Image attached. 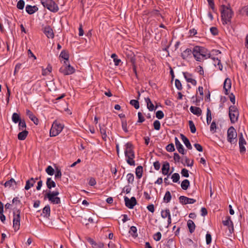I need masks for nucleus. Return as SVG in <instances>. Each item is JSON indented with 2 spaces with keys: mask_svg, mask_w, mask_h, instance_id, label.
Wrapping results in <instances>:
<instances>
[{
  "mask_svg": "<svg viewBox=\"0 0 248 248\" xmlns=\"http://www.w3.org/2000/svg\"><path fill=\"white\" fill-rule=\"evenodd\" d=\"M221 14V19L223 25L231 24V19L233 16L234 13L230 7V5L226 6L222 4L219 9Z\"/></svg>",
  "mask_w": 248,
  "mask_h": 248,
  "instance_id": "f257e3e1",
  "label": "nucleus"
},
{
  "mask_svg": "<svg viewBox=\"0 0 248 248\" xmlns=\"http://www.w3.org/2000/svg\"><path fill=\"white\" fill-rule=\"evenodd\" d=\"M124 155L126 158L127 163L130 166H135V157L134 151V146L131 142H127L125 144Z\"/></svg>",
  "mask_w": 248,
  "mask_h": 248,
  "instance_id": "f03ea898",
  "label": "nucleus"
},
{
  "mask_svg": "<svg viewBox=\"0 0 248 248\" xmlns=\"http://www.w3.org/2000/svg\"><path fill=\"white\" fill-rule=\"evenodd\" d=\"M229 115L232 124H234L238 121L239 113L236 106L232 105L229 107Z\"/></svg>",
  "mask_w": 248,
  "mask_h": 248,
  "instance_id": "7ed1b4c3",
  "label": "nucleus"
},
{
  "mask_svg": "<svg viewBox=\"0 0 248 248\" xmlns=\"http://www.w3.org/2000/svg\"><path fill=\"white\" fill-rule=\"evenodd\" d=\"M41 3L45 8L51 12L56 13L59 10L58 5L53 0H41Z\"/></svg>",
  "mask_w": 248,
  "mask_h": 248,
  "instance_id": "20e7f679",
  "label": "nucleus"
},
{
  "mask_svg": "<svg viewBox=\"0 0 248 248\" xmlns=\"http://www.w3.org/2000/svg\"><path fill=\"white\" fill-rule=\"evenodd\" d=\"M237 134L233 126L230 127L227 130V141L231 144H236L237 141Z\"/></svg>",
  "mask_w": 248,
  "mask_h": 248,
  "instance_id": "39448f33",
  "label": "nucleus"
},
{
  "mask_svg": "<svg viewBox=\"0 0 248 248\" xmlns=\"http://www.w3.org/2000/svg\"><path fill=\"white\" fill-rule=\"evenodd\" d=\"M63 128V125L55 121L51 126L50 130V136L55 137L58 135Z\"/></svg>",
  "mask_w": 248,
  "mask_h": 248,
  "instance_id": "423d86ee",
  "label": "nucleus"
},
{
  "mask_svg": "<svg viewBox=\"0 0 248 248\" xmlns=\"http://www.w3.org/2000/svg\"><path fill=\"white\" fill-rule=\"evenodd\" d=\"M59 71L64 75H69L73 74L75 69L73 66L67 63V62L64 61V65L60 68Z\"/></svg>",
  "mask_w": 248,
  "mask_h": 248,
  "instance_id": "0eeeda50",
  "label": "nucleus"
},
{
  "mask_svg": "<svg viewBox=\"0 0 248 248\" xmlns=\"http://www.w3.org/2000/svg\"><path fill=\"white\" fill-rule=\"evenodd\" d=\"M20 211L17 210L14 212L13 228L15 232L18 231L20 225Z\"/></svg>",
  "mask_w": 248,
  "mask_h": 248,
  "instance_id": "6e6552de",
  "label": "nucleus"
},
{
  "mask_svg": "<svg viewBox=\"0 0 248 248\" xmlns=\"http://www.w3.org/2000/svg\"><path fill=\"white\" fill-rule=\"evenodd\" d=\"M124 200L125 206L129 209H133L137 204L136 199L134 197H132L130 199L127 197H124Z\"/></svg>",
  "mask_w": 248,
  "mask_h": 248,
  "instance_id": "1a4fd4ad",
  "label": "nucleus"
},
{
  "mask_svg": "<svg viewBox=\"0 0 248 248\" xmlns=\"http://www.w3.org/2000/svg\"><path fill=\"white\" fill-rule=\"evenodd\" d=\"M47 199L48 201L53 204L61 203V199L57 196H53L50 193H46L44 195V200Z\"/></svg>",
  "mask_w": 248,
  "mask_h": 248,
  "instance_id": "9d476101",
  "label": "nucleus"
},
{
  "mask_svg": "<svg viewBox=\"0 0 248 248\" xmlns=\"http://www.w3.org/2000/svg\"><path fill=\"white\" fill-rule=\"evenodd\" d=\"M199 46H196L194 47L192 50L193 57L197 61L201 62L204 60L203 58L201 55Z\"/></svg>",
  "mask_w": 248,
  "mask_h": 248,
  "instance_id": "9b49d317",
  "label": "nucleus"
},
{
  "mask_svg": "<svg viewBox=\"0 0 248 248\" xmlns=\"http://www.w3.org/2000/svg\"><path fill=\"white\" fill-rule=\"evenodd\" d=\"M179 202L182 204H192L196 202L194 199L189 198L184 196H181L179 198Z\"/></svg>",
  "mask_w": 248,
  "mask_h": 248,
  "instance_id": "f8f14e48",
  "label": "nucleus"
},
{
  "mask_svg": "<svg viewBox=\"0 0 248 248\" xmlns=\"http://www.w3.org/2000/svg\"><path fill=\"white\" fill-rule=\"evenodd\" d=\"M231 86L232 82L231 79L229 78H226L223 84V89L226 95L229 94V91L231 89Z\"/></svg>",
  "mask_w": 248,
  "mask_h": 248,
  "instance_id": "ddd939ff",
  "label": "nucleus"
},
{
  "mask_svg": "<svg viewBox=\"0 0 248 248\" xmlns=\"http://www.w3.org/2000/svg\"><path fill=\"white\" fill-rule=\"evenodd\" d=\"M183 74L184 78L187 82L191 83L193 85H196L197 81L195 79L191 78L192 75L187 72H183Z\"/></svg>",
  "mask_w": 248,
  "mask_h": 248,
  "instance_id": "4468645a",
  "label": "nucleus"
},
{
  "mask_svg": "<svg viewBox=\"0 0 248 248\" xmlns=\"http://www.w3.org/2000/svg\"><path fill=\"white\" fill-rule=\"evenodd\" d=\"M44 33L48 38H53L54 37V33L51 28L47 26L44 28Z\"/></svg>",
  "mask_w": 248,
  "mask_h": 248,
  "instance_id": "2eb2a0df",
  "label": "nucleus"
},
{
  "mask_svg": "<svg viewBox=\"0 0 248 248\" xmlns=\"http://www.w3.org/2000/svg\"><path fill=\"white\" fill-rule=\"evenodd\" d=\"M26 114L29 118L33 122L34 124L37 125L39 123L38 119L33 114V113L30 110H26Z\"/></svg>",
  "mask_w": 248,
  "mask_h": 248,
  "instance_id": "dca6fc26",
  "label": "nucleus"
},
{
  "mask_svg": "<svg viewBox=\"0 0 248 248\" xmlns=\"http://www.w3.org/2000/svg\"><path fill=\"white\" fill-rule=\"evenodd\" d=\"M175 143L176 148L179 153L184 155L185 154L184 148L182 144L180 143L177 138H175Z\"/></svg>",
  "mask_w": 248,
  "mask_h": 248,
  "instance_id": "f3484780",
  "label": "nucleus"
},
{
  "mask_svg": "<svg viewBox=\"0 0 248 248\" xmlns=\"http://www.w3.org/2000/svg\"><path fill=\"white\" fill-rule=\"evenodd\" d=\"M38 10V8L37 6H31L30 5H27L26 6V11L29 15H32Z\"/></svg>",
  "mask_w": 248,
  "mask_h": 248,
  "instance_id": "a211bd4d",
  "label": "nucleus"
},
{
  "mask_svg": "<svg viewBox=\"0 0 248 248\" xmlns=\"http://www.w3.org/2000/svg\"><path fill=\"white\" fill-rule=\"evenodd\" d=\"M192 54V50L190 48H186L181 53V56L183 60H186L191 57Z\"/></svg>",
  "mask_w": 248,
  "mask_h": 248,
  "instance_id": "6ab92c4d",
  "label": "nucleus"
},
{
  "mask_svg": "<svg viewBox=\"0 0 248 248\" xmlns=\"http://www.w3.org/2000/svg\"><path fill=\"white\" fill-rule=\"evenodd\" d=\"M199 48L201 55H202V57L204 59H206L208 58H211V55L208 52L207 49L200 46Z\"/></svg>",
  "mask_w": 248,
  "mask_h": 248,
  "instance_id": "aec40b11",
  "label": "nucleus"
},
{
  "mask_svg": "<svg viewBox=\"0 0 248 248\" xmlns=\"http://www.w3.org/2000/svg\"><path fill=\"white\" fill-rule=\"evenodd\" d=\"M170 164L168 162L166 161L164 163L162 168V173L164 175H167L170 170Z\"/></svg>",
  "mask_w": 248,
  "mask_h": 248,
  "instance_id": "412c9836",
  "label": "nucleus"
},
{
  "mask_svg": "<svg viewBox=\"0 0 248 248\" xmlns=\"http://www.w3.org/2000/svg\"><path fill=\"white\" fill-rule=\"evenodd\" d=\"M190 110L193 114L197 116H200L202 112V109L200 108L194 106L190 107Z\"/></svg>",
  "mask_w": 248,
  "mask_h": 248,
  "instance_id": "4be33fe9",
  "label": "nucleus"
},
{
  "mask_svg": "<svg viewBox=\"0 0 248 248\" xmlns=\"http://www.w3.org/2000/svg\"><path fill=\"white\" fill-rule=\"evenodd\" d=\"M46 185L49 190H50L52 188L56 186L55 182L51 179V178L50 177L47 178Z\"/></svg>",
  "mask_w": 248,
  "mask_h": 248,
  "instance_id": "5701e85b",
  "label": "nucleus"
},
{
  "mask_svg": "<svg viewBox=\"0 0 248 248\" xmlns=\"http://www.w3.org/2000/svg\"><path fill=\"white\" fill-rule=\"evenodd\" d=\"M22 131L19 132L17 135V138L19 140H23L27 137L28 135V131L26 130H21Z\"/></svg>",
  "mask_w": 248,
  "mask_h": 248,
  "instance_id": "b1692460",
  "label": "nucleus"
},
{
  "mask_svg": "<svg viewBox=\"0 0 248 248\" xmlns=\"http://www.w3.org/2000/svg\"><path fill=\"white\" fill-rule=\"evenodd\" d=\"M35 183V180H34V179L33 178H31L30 179L26 181L25 189L27 190H29L31 187H32L34 186Z\"/></svg>",
  "mask_w": 248,
  "mask_h": 248,
  "instance_id": "393cba45",
  "label": "nucleus"
},
{
  "mask_svg": "<svg viewBox=\"0 0 248 248\" xmlns=\"http://www.w3.org/2000/svg\"><path fill=\"white\" fill-rule=\"evenodd\" d=\"M222 223L224 225L228 226L229 228L232 227V229L233 230V223L230 216H227L226 217V220H223Z\"/></svg>",
  "mask_w": 248,
  "mask_h": 248,
  "instance_id": "a878e982",
  "label": "nucleus"
},
{
  "mask_svg": "<svg viewBox=\"0 0 248 248\" xmlns=\"http://www.w3.org/2000/svg\"><path fill=\"white\" fill-rule=\"evenodd\" d=\"M187 225L189 229V231L190 233H192L194 232L195 229V224L192 220H188L187 222Z\"/></svg>",
  "mask_w": 248,
  "mask_h": 248,
  "instance_id": "bb28decb",
  "label": "nucleus"
},
{
  "mask_svg": "<svg viewBox=\"0 0 248 248\" xmlns=\"http://www.w3.org/2000/svg\"><path fill=\"white\" fill-rule=\"evenodd\" d=\"M149 15L150 16H155L157 18V20H159L158 17H160L163 18L162 16L159 13V11L157 10H153L149 13Z\"/></svg>",
  "mask_w": 248,
  "mask_h": 248,
  "instance_id": "cd10ccee",
  "label": "nucleus"
},
{
  "mask_svg": "<svg viewBox=\"0 0 248 248\" xmlns=\"http://www.w3.org/2000/svg\"><path fill=\"white\" fill-rule=\"evenodd\" d=\"M136 175L138 179H140L142 176L143 168L141 166H139L136 169Z\"/></svg>",
  "mask_w": 248,
  "mask_h": 248,
  "instance_id": "c85d7f7f",
  "label": "nucleus"
},
{
  "mask_svg": "<svg viewBox=\"0 0 248 248\" xmlns=\"http://www.w3.org/2000/svg\"><path fill=\"white\" fill-rule=\"evenodd\" d=\"M145 102L147 104V107L150 111H153L155 109V107L150 99L148 97L145 98Z\"/></svg>",
  "mask_w": 248,
  "mask_h": 248,
  "instance_id": "c756f323",
  "label": "nucleus"
},
{
  "mask_svg": "<svg viewBox=\"0 0 248 248\" xmlns=\"http://www.w3.org/2000/svg\"><path fill=\"white\" fill-rule=\"evenodd\" d=\"M43 214L44 217H48L50 216V208L49 205L45 206L43 209Z\"/></svg>",
  "mask_w": 248,
  "mask_h": 248,
  "instance_id": "7c9ffc66",
  "label": "nucleus"
},
{
  "mask_svg": "<svg viewBox=\"0 0 248 248\" xmlns=\"http://www.w3.org/2000/svg\"><path fill=\"white\" fill-rule=\"evenodd\" d=\"M190 186V182L188 180L185 179L183 180L181 184V186L182 188L184 190H186L188 189V187Z\"/></svg>",
  "mask_w": 248,
  "mask_h": 248,
  "instance_id": "2f4dec72",
  "label": "nucleus"
},
{
  "mask_svg": "<svg viewBox=\"0 0 248 248\" xmlns=\"http://www.w3.org/2000/svg\"><path fill=\"white\" fill-rule=\"evenodd\" d=\"M161 216L163 218L166 217L168 218L169 217L171 216L170 210L169 209H166L165 210H162L161 212Z\"/></svg>",
  "mask_w": 248,
  "mask_h": 248,
  "instance_id": "473e14b6",
  "label": "nucleus"
},
{
  "mask_svg": "<svg viewBox=\"0 0 248 248\" xmlns=\"http://www.w3.org/2000/svg\"><path fill=\"white\" fill-rule=\"evenodd\" d=\"M171 199V195L169 191H167L164 197L163 200L165 202L168 203L169 202Z\"/></svg>",
  "mask_w": 248,
  "mask_h": 248,
  "instance_id": "72a5a7b5",
  "label": "nucleus"
},
{
  "mask_svg": "<svg viewBox=\"0 0 248 248\" xmlns=\"http://www.w3.org/2000/svg\"><path fill=\"white\" fill-rule=\"evenodd\" d=\"M52 69V66L50 64H48L46 69H43L42 75L43 76H46L48 75L51 72Z\"/></svg>",
  "mask_w": 248,
  "mask_h": 248,
  "instance_id": "f704fd0d",
  "label": "nucleus"
},
{
  "mask_svg": "<svg viewBox=\"0 0 248 248\" xmlns=\"http://www.w3.org/2000/svg\"><path fill=\"white\" fill-rule=\"evenodd\" d=\"M12 121L14 123L16 124L21 121L19 115L17 113H14L12 117Z\"/></svg>",
  "mask_w": 248,
  "mask_h": 248,
  "instance_id": "c9c22d12",
  "label": "nucleus"
},
{
  "mask_svg": "<svg viewBox=\"0 0 248 248\" xmlns=\"http://www.w3.org/2000/svg\"><path fill=\"white\" fill-rule=\"evenodd\" d=\"M211 58L214 60V65L215 66H216V65H217L218 66V69L221 71L223 68V66L221 63L220 60H219L217 58H215V57H213Z\"/></svg>",
  "mask_w": 248,
  "mask_h": 248,
  "instance_id": "e433bc0d",
  "label": "nucleus"
},
{
  "mask_svg": "<svg viewBox=\"0 0 248 248\" xmlns=\"http://www.w3.org/2000/svg\"><path fill=\"white\" fill-rule=\"evenodd\" d=\"M117 57V56L115 53L112 54L111 55V58L113 59V62L116 66L119 65L121 62V60L118 59Z\"/></svg>",
  "mask_w": 248,
  "mask_h": 248,
  "instance_id": "4c0bfd02",
  "label": "nucleus"
},
{
  "mask_svg": "<svg viewBox=\"0 0 248 248\" xmlns=\"http://www.w3.org/2000/svg\"><path fill=\"white\" fill-rule=\"evenodd\" d=\"M137 229L135 226H132L130 227L129 232L134 237L138 236V233L137 232Z\"/></svg>",
  "mask_w": 248,
  "mask_h": 248,
  "instance_id": "58836bf2",
  "label": "nucleus"
},
{
  "mask_svg": "<svg viewBox=\"0 0 248 248\" xmlns=\"http://www.w3.org/2000/svg\"><path fill=\"white\" fill-rule=\"evenodd\" d=\"M212 120V115H211V111L209 108H207V113H206V121L207 124H209Z\"/></svg>",
  "mask_w": 248,
  "mask_h": 248,
  "instance_id": "ea45409f",
  "label": "nucleus"
},
{
  "mask_svg": "<svg viewBox=\"0 0 248 248\" xmlns=\"http://www.w3.org/2000/svg\"><path fill=\"white\" fill-rule=\"evenodd\" d=\"M188 124L192 133H195L196 131V128L193 122L191 120L188 121Z\"/></svg>",
  "mask_w": 248,
  "mask_h": 248,
  "instance_id": "a19ab883",
  "label": "nucleus"
},
{
  "mask_svg": "<svg viewBox=\"0 0 248 248\" xmlns=\"http://www.w3.org/2000/svg\"><path fill=\"white\" fill-rule=\"evenodd\" d=\"M26 124L24 120H21L18 122V128L19 130H24L26 128Z\"/></svg>",
  "mask_w": 248,
  "mask_h": 248,
  "instance_id": "79ce46f5",
  "label": "nucleus"
},
{
  "mask_svg": "<svg viewBox=\"0 0 248 248\" xmlns=\"http://www.w3.org/2000/svg\"><path fill=\"white\" fill-rule=\"evenodd\" d=\"M60 57L66 60L65 61L66 62L68 61L69 57L68 53L64 50H63L61 52L60 54Z\"/></svg>",
  "mask_w": 248,
  "mask_h": 248,
  "instance_id": "37998d69",
  "label": "nucleus"
},
{
  "mask_svg": "<svg viewBox=\"0 0 248 248\" xmlns=\"http://www.w3.org/2000/svg\"><path fill=\"white\" fill-rule=\"evenodd\" d=\"M13 184L16 185V182L13 178H11L10 180H8L5 183L4 186L5 187H10Z\"/></svg>",
  "mask_w": 248,
  "mask_h": 248,
  "instance_id": "c03bdc74",
  "label": "nucleus"
},
{
  "mask_svg": "<svg viewBox=\"0 0 248 248\" xmlns=\"http://www.w3.org/2000/svg\"><path fill=\"white\" fill-rule=\"evenodd\" d=\"M130 104L134 107L136 109H139L140 108L139 102L137 100H131L130 101Z\"/></svg>",
  "mask_w": 248,
  "mask_h": 248,
  "instance_id": "a18cd8bd",
  "label": "nucleus"
},
{
  "mask_svg": "<svg viewBox=\"0 0 248 248\" xmlns=\"http://www.w3.org/2000/svg\"><path fill=\"white\" fill-rule=\"evenodd\" d=\"M239 144L246 145V141L244 138L242 133L239 134Z\"/></svg>",
  "mask_w": 248,
  "mask_h": 248,
  "instance_id": "49530a36",
  "label": "nucleus"
},
{
  "mask_svg": "<svg viewBox=\"0 0 248 248\" xmlns=\"http://www.w3.org/2000/svg\"><path fill=\"white\" fill-rule=\"evenodd\" d=\"M171 179L174 183H177L180 179V175L178 173H174L171 176Z\"/></svg>",
  "mask_w": 248,
  "mask_h": 248,
  "instance_id": "de8ad7c7",
  "label": "nucleus"
},
{
  "mask_svg": "<svg viewBox=\"0 0 248 248\" xmlns=\"http://www.w3.org/2000/svg\"><path fill=\"white\" fill-rule=\"evenodd\" d=\"M46 171L49 175H53L54 173V170L51 166H48L46 168Z\"/></svg>",
  "mask_w": 248,
  "mask_h": 248,
  "instance_id": "09e8293b",
  "label": "nucleus"
},
{
  "mask_svg": "<svg viewBox=\"0 0 248 248\" xmlns=\"http://www.w3.org/2000/svg\"><path fill=\"white\" fill-rule=\"evenodd\" d=\"M25 6V2L23 0H19L17 3L16 7L19 10L23 9Z\"/></svg>",
  "mask_w": 248,
  "mask_h": 248,
  "instance_id": "8fccbe9b",
  "label": "nucleus"
},
{
  "mask_svg": "<svg viewBox=\"0 0 248 248\" xmlns=\"http://www.w3.org/2000/svg\"><path fill=\"white\" fill-rule=\"evenodd\" d=\"M127 182L129 184H132L134 180V176L132 173H129L127 175Z\"/></svg>",
  "mask_w": 248,
  "mask_h": 248,
  "instance_id": "3c124183",
  "label": "nucleus"
},
{
  "mask_svg": "<svg viewBox=\"0 0 248 248\" xmlns=\"http://www.w3.org/2000/svg\"><path fill=\"white\" fill-rule=\"evenodd\" d=\"M62 175V174L61 170L58 167L56 168V173L55 175V178L61 179Z\"/></svg>",
  "mask_w": 248,
  "mask_h": 248,
  "instance_id": "603ef678",
  "label": "nucleus"
},
{
  "mask_svg": "<svg viewBox=\"0 0 248 248\" xmlns=\"http://www.w3.org/2000/svg\"><path fill=\"white\" fill-rule=\"evenodd\" d=\"M175 85L176 88L178 90L180 91V90H182V88H183L182 85L181 81L179 79H175Z\"/></svg>",
  "mask_w": 248,
  "mask_h": 248,
  "instance_id": "864d4df0",
  "label": "nucleus"
},
{
  "mask_svg": "<svg viewBox=\"0 0 248 248\" xmlns=\"http://www.w3.org/2000/svg\"><path fill=\"white\" fill-rule=\"evenodd\" d=\"M210 129L211 132H212L213 133H214L216 132L217 124H216L215 122L213 121L211 123Z\"/></svg>",
  "mask_w": 248,
  "mask_h": 248,
  "instance_id": "5fc2aeb1",
  "label": "nucleus"
},
{
  "mask_svg": "<svg viewBox=\"0 0 248 248\" xmlns=\"http://www.w3.org/2000/svg\"><path fill=\"white\" fill-rule=\"evenodd\" d=\"M166 149L168 152H173L175 150L174 146L173 143H170L168 144L166 147Z\"/></svg>",
  "mask_w": 248,
  "mask_h": 248,
  "instance_id": "6e6d98bb",
  "label": "nucleus"
},
{
  "mask_svg": "<svg viewBox=\"0 0 248 248\" xmlns=\"http://www.w3.org/2000/svg\"><path fill=\"white\" fill-rule=\"evenodd\" d=\"M161 233L160 232H157L154 234L153 238L155 241H158L161 239Z\"/></svg>",
  "mask_w": 248,
  "mask_h": 248,
  "instance_id": "4d7b16f0",
  "label": "nucleus"
},
{
  "mask_svg": "<svg viewBox=\"0 0 248 248\" xmlns=\"http://www.w3.org/2000/svg\"><path fill=\"white\" fill-rule=\"evenodd\" d=\"M153 125H154L155 129L156 130H159L160 129V123L159 121L155 120L154 122Z\"/></svg>",
  "mask_w": 248,
  "mask_h": 248,
  "instance_id": "13d9d810",
  "label": "nucleus"
},
{
  "mask_svg": "<svg viewBox=\"0 0 248 248\" xmlns=\"http://www.w3.org/2000/svg\"><path fill=\"white\" fill-rule=\"evenodd\" d=\"M155 115L156 118H157L158 119H161L164 116V113L161 110H158L157 111H156Z\"/></svg>",
  "mask_w": 248,
  "mask_h": 248,
  "instance_id": "bf43d9fd",
  "label": "nucleus"
},
{
  "mask_svg": "<svg viewBox=\"0 0 248 248\" xmlns=\"http://www.w3.org/2000/svg\"><path fill=\"white\" fill-rule=\"evenodd\" d=\"M181 173L182 175L184 177H189L188 170L185 168H184L182 170Z\"/></svg>",
  "mask_w": 248,
  "mask_h": 248,
  "instance_id": "052dcab7",
  "label": "nucleus"
},
{
  "mask_svg": "<svg viewBox=\"0 0 248 248\" xmlns=\"http://www.w3.org/2000/svg\"><path fill=\"white\" fill-rule=\"evenodd\" d=\"M212 241L211 235L207 232L206 234V242L207 245L211 244Z\"/></svg>",
  "mask_w": 248,
  "mask_h": 248,
  "instance_id": "680f3d73",
  "label": "nucleus"
},
{
  "mask_svg": "<svg viewBox=\"0 0 248 248\" xmlns=\"http://www.w3.org/2000/svg\"><path fill=\"white\" fill-rule=\"evenodd\" d=\"M138 121L139 123H143L145 121V119L144 116L142 115V113L140 112H139L138 113Z\"/></svg>",
  "mask_w": 248,
  "mask_h": 248,
  "instance_id": "e2e57ef3",
  "label": "nucleus"
},
{
  "mask_svg": "<svg viewBox=\"0 0 248 248\" xmlns=\"http://www.w3.org/2000/svg\"><path fill=\"white\" fill-rule=\"evenodd\" d=\"M184 159L187 166L192 167L193 165V160L191 161H190L189 159H188L186 156H185Z\"/></svg>",
  "mask_w": 248,
  "mask_h": 248,
  "instance_id": "0e129e2a",
  "label": "nucleus"
},
{
  "mask_svg": "<svg viewBox=\"0 0 248 248\" xmlns=\"http://www.w3.org/2000/svg\"><path fill=\"white\" fill-rule=\"evenodd\" d=\"M210 31L213 35H217L218 33L217 29L215 27H212L210 28Z\"/></svg>",
  "mask_w": 248,
  "mask_h": 248,
  "instance_id": "69168bd1",
  "label": "nucleus"
},
{
  "mask_svg": "<svg viewBox=\"0 0 248 248\" xmlns=\"http://www.w3.org/2000/svg\"><path fill=\"white\" fill-rule=\"evenodd\" d=\"M184 143L188 149H192V147L188 139H186V140L184 141Z\"/></svg>",
  "mask_w": 248,
  "mask_h": 248,
  "instance_id": "338daca9",
  "label": "nucleus"
},
{
  "mask_svg": "<svg viewBox=\"0 0 248 248\" xmlns=\"http://www.w3.org/2000/svg\"><path fill=\"white\" fill-rule=\"evenodd\" d=\"M88 184L91 186H94L96 184L95 179L93 177H91L89 180Z\"/></svg>",
  "mask_w": 248,
  "mask_h": 248,
  "instance_id": "774afa93",
  "label": "nucleus"
}]
</instances>
